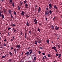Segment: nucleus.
Returning <instances> with one entry per match:
<instances>
[{
    "instance_id": "nucleus-28",
    "label": "nucleus",
    "mask_w": 62,
    "mask_h": 62,
    "mask_svg": "<svg viewBox=\"0 0 62 62\" xmlns=\"http://www.w3.org/2000/svg\"><path fill=\"white\" fill-rule=\"evenodd\" d=\"M26 18H28V17H29V16H28V15H26Z\"/></svg>"
},
{
    "instance_id": "nucleus-59",
    "label": "nucleus",
    "mask_w": 62,
    "mask_h": 62,
    "mask_svg": "<svg viewBox=\"0 0 62 62\" xmlns=\"http://www.w3.org/2000/svg\"><path fill=\"white\" fill-rule=\"evenodd\" d=\"M46 21H47V18H46Z\"/></svg>"
},
{
    "instance_id": "nucleus-23",
    "label": "nucleus",
    "mask_w": 62,
    "mask_h": 62,
    "mask_svg": "<svg viewBox=\"0 0 62 62\" xmlns=\"http://www.w3.org/2000/svg\"><path fill=\"white\" fill-rule=\"evenodd\" d=\"M12 5L13 7H14L15 6H14V2H12Z\"/></svg>"
},
{
    "instance_id": "nucleus-49",
    "label": "nucleus",
    "mask_w": 62,
    "mask_h": 62,
    "mask_svg": "<svg viewBox=\"0 0 62 62\" xmlns=\"http://www.w3.org/2000/svg\"><path fill=\"white\" fill-rule=\"evenodd\" d=\"M42 54L43 55H45V53H42Z\"/></svg>"
},
{
    "instance_id": "nucleus-31",
    "label": "nucleus",
    "mask_w": 62,
    "mask_h": 62,
    "mask_svg": "<svg viewBox=\"0 0 62 62\" xmlns=\"http://www.w3.org/2000/svg\"><path fill=\"white\" fill-rule=\"evenodd\" d=\"M59 55V54H58V53H56V56H58Z\"/></svg>"
},
{
    "instance_id": "nucleus-53",
    "label": "nucleus",
    "mask_w": 62,
    "mask_h": 62,
    "mask_svg": "<svg viewBox=\"0 0 62 62\" xmlns=\"http://www.w3.org/2000/svg\"><path fill=\"white\" fill-rule=\"evenodd\" d=\"M31 32L30 31H29V34H31Z\"/></svg>"
},
{
    "instance_id": "nucleus-18",
    "label": "nucleus",
    "mask_w": 62,
    "mask_h": 62,
    "mask_svg": "<svg viewBox=\"0 0 62 62\" xmlns=\"http://www.w3.org/2000/svg\"><path fill=\"white\" fill-rule=\"evenodd\" d=\"M34 22H37V19L36 18H35L34 19Z\"/></svg>"
},
{
    "instance_id": "nucleus-9",
    "label": "nucleus",
    "mask_w": 62,
    "mask_h": 62,
    "mask_svg": "<svg viewBox=\"0 0 62 62\" xmlns=\"http://www.w3.org/2000/svg\"><path fill=\"white\" fill-rule=\"evenodd\" d=\"M25 13V12H24L23 11H22V13H21V14H22V16H23V15L24 14V13Z\"/></svg>"
},
{
    "instance_id": "nucleus-1",
    "label": "nucleus",
    "mask_w": 62,
    "mask_h": 62,
    "mask_svg": "<svg viewBox=\"0 0 62 62\" xmlns=\"http://www.w3.org/2000/svg\"><path fill=\"white\" fill-rule=\"evenodd\" d=\"M49 8L50 9H51L52 8V4H49Z\"/></svg>"
},
{
    "instance_id": "nucleus-45",
    "label": "nucleus",
    "mask_w": 62,
    "mask_h": 62,
    "mask_svg": "<svg viewBox=\"0 0 62 62\" xmlns=\"http://www.w3.org/2000/svg\"><path fill=\"white\" fill-rule=\"evenodd\" d=\"M54 50L55 51H56V52H57V49H54Z\"/></svg>"
},
{
    "instance_id": "nucleus-13",
    "label": "nucleus",
    "mask_w": 62,
    "mask_h": 62,
    "mask_svg": "<svg viewBox=\"0 0 62 62\" xmlns=\"http://www.w3.org/2000/svg\"><path fill=\"white\" fill-rule=\"evenodd\" d=\"M51 29H53L54 28V26H53V25H52L51 26Z\"/></svg>"
},
{
    "instance_id": "nucleus-64",
    "label": "nucleus",
    "mask_w": 62,
    "mask_h": 62,
    "mask_svg": "<svg viewBox=\"0 0 62 62\" xmlns=\"http://www.w3.org/2000/svg\"><path fill=\"white\" fill-rule=\"evenodd\" d=\"M28 62H32L30 61H29Z\"/></svg>"
},
{
    "instance_id": "nucleus-14",
    "label": "nucleus",
    "mask_w": 62,
    "mask_h": 62,
    "mask_svg": "<svg viewBox=\"0 0 62 62\" xmlns=\"http://www.w3.org/2000/svg\"><path fill=\"white\" fill-rule=\"evenodd\" d=\"M14 14H15V15H16V14H17V13H16V12H15V11H14Z\"/></svg>"
},
{
    "instance_id": "nucleus-44",
    "label": "nucleus",
    "mask_w": 62,
    "mask_h": 62,
    "mask_svg": "<svg viewBox=\"0 0 62 62\" xmlns=\"http://www.w3.org/2000/svg\"><path fill=\"white\" fill-rule=\"evenodd\" d=\"M23 54V52H22L21 54V55H22V56Z\"/></svg>"
},
{
    "instance_id": "nucleus-41",
    "label": "nucleus",
    "mask_w": 62,
    "mask_h": 62,
    "mask_svg": "<svg viewBox=\"0 0 62 62\" xmlns=\"http://www.w3.org/2000/svg\"><path fill=\"white\" fill-rule=\"evenodd\" d=\"M8 30H10V29H11V28L10 27L9 28H8Z\"/></svg>"
},
{
    "instance_id": "nucleus-5",
    "label": "nucleus",
    "mask_w": 62,
    "mask_h": 62,
    "mask_svg": "<svg viewBox=\"0 0 62 62\" xmlns=\"http://www.w3.org/2000/svg\"><path fill=\"white\" fill-rule=\"evenodd\" d=\"M55 27V29L56 30H58L59 29V27H57V26H56Z\"/></svg>"
},
{
    "instance_id": "nucleus-22",
    "label": "nucleus",
    "mask_w": 62,
    "mask_h": 62,
    "mask_svg": "<svg viewBox=\"0 0 62 62\" xmlns=\"http://www.w3.org/2000/svg\"><path fill=\"white\" fill-rule=\"evenodd\" d=\"M38 31H39V32H40V29H39V28H38Z\"/></svg>"
},
{
    "instance_id": "nucleus-4",
    "label": "nucleus",
    "mask_w": 62,
    "mask_h": 62,
    "mask_svg": "<svg viewBox=\"0 0 62 62\" xmlns=\"http://www.w3.org/2000/svg\"><path fill=\"white\" fill-rule=\"evenodd\" d=\"M26 54L27 55V56H28V55H30V54H29V52L28 51L26 52Z\"/></svg>"
},
{
    "instance_id": "nucleus-62",
    "label": "nucleus",
    "mask_w": 62,
    "mask_h": 62,
    "mask_svg": "<svg viewBox=\"0 0 62 62\" xmlns=\"http://www.w3.org/2000/svg\"><path fill=\"white\" fill-rule=\"evenodd\" d=\"M30 49V47H29L28 48V49Z\"/></svg>"
},
{
    "instance_id": "nucleus-34",
    "label": "nucleus",
    "mask_w": 62,
    "mask_h": 62,
    "mask_svg": "<svg viewBox=\"0 0 62 62\" xmlns=\"http://www.w3.org/2000/svg\"><path fill=\"white\" fill-rule=\"evenodd\" d=\"M11 17L12 18H13V16L12 15V14H11Z\"/></svg>"
},
{
    "instance_id": "nucleus-10",
    "label": "nucleus",
    "mask_w": 62,
    "mask_h": 62,
    "mask_svg": "<svg viewBox=\"0 0 62 62\" xmlns=\"http://www.w3.org/2000/svg\"><path fill=\"white\" fill-rule=\"evenodd\" d=\"M16 46H17L19 49H20V48H21V46H20L19 45H17Z\"/></svg>"
},
{
    "instance_id": "nucleus-37",
    "label": "nucleus",
    "mask_w": 62,
    "mask_h": 62,
    "mask_svg": "<svg viewBox=\"0 0 62 62\" xmlns=\"http://www.w3.org/2000/svg\"><path fill=\"white\" fill-rule=\"evenodd\" d=\"M47 42L48 43H49L50 42V41H49V40H47Z\"/></svg>"
},
{
    "instance_id": "nucleus-19",
    "label": "nucleus",
    "mask_w": 62,
    "mask_h": 62,
    "mask_svg": "<svg viewBox=\"0 0 62 62\" xmlns=\"http://www.w3.org/2000/svg\"><path fill=\"white\" fill-rule=\"evenodd\" d=\"M20 2L21 3V6H23L22 4L23 3V2H22L21 1H20Z\"/></svg>"
},
{
    "instance_id": "nucleus-60",
    "label": "nucleus",
    "mask_w": 62,
    "mask_h": 62,
    "mask_svg": "<svg viewBox=\"0 0 62 62\" xmlns=\"http://www.w3.org/2000/svg\"><path fill=\"white\" fill-rule=\"evenodd\" d=\"M11 41H13V39H11Z\"/></svg>"
},
{
    "instance_id": "nucleus-36",
    "label": "nucleus",
    "mask_w": 62,
    "mask_h": 62,
    "mask_svg": "<svg viewBox=\"0 0 62 62\" xmlns=\"http://www.w3.org/2000/svg\"><path fill=\"white\" fill-rule=\"evenodd\" d=\"M61 54H59L58 55V56H59V57H61Z\"/></svg>"
},
{
    "instance_id": "nucleus-27",
    "label": "nucleus",
    "mask_w": 62,
    "mask_h": 62,
    "mask_svg": "<svg viewBox=\"0 0 62 62\" xmlns=\"http://www.w3.org/2000/svg\"><path fill=\"white\" fill-rule=\"evenodd\" d=\"M49 12L50 14H52V11L51 10H50L49 11Z\"/></svg>"
},
{
    "instance_id": "nucleus-42",
    "label": "nucleus",
    "mask_w": 62,
    "mask_h": 62,
    "mask_svg": "<svg viewBox=\"0 0 62 62\" xmlns=\"http://www.w3.org/2000/svg\"><path fill=\"white\" fill-rule=\"evenodd\" d=\"M13 0H10L9 2H12Z\"/></svg>"
},
{
    "instance_id": "nucleus-58",
    "label": "nucleus",
    "mask_w": 62,
    "mask_h": 62,
    "mask_svg": "<svg viewBox=\"0 0 62 62\" xmlns=\"http://www.w3.org/2000/svg\"><path fill=\"white\" fill-rule=\"evenodd\" d=\"M11 50H13V47H11Z\"/></svg>"
},
{
    "instance_id": "nucleus-55",
    "label": "nucleus",
    "mask_w": 62,
    "mask_h": 62,
    "mask_svg": "<svg viewBox=\"0 0 62 62\" xmlns=\"http://www.w3.org/2000/svg\"><path fill=\"white\" fill-rule=\"evenodd\" d=\"M36 7H37V5H36L35 7V8H36Z\"/></svg>"
},
{
    "instance_id": "nucleus-40",
    "label": "nucleus",
    "mask_w": 62,
    "mask_h": 62,
    "mask_svg": "<svg viewBox=\"0 0 62 62\" xmlns=\"http://www.w3.org/2000/svg\"><path fill=\"white\" fill-rule=\"evenodd\" d=\"M12 26H16V25L14 24H13Z\"/></svg>"
},
{
    "instance_id": "nucleus-33",
    "label": "nucleus",
    "mask_w": 62,
    "mask_h": 62,
    "mask_svg": "<svg viewBox=\"0 0 62 62\" xmlns=\"http://www.w3.org/2000/svg\"><path fill=\"white\" fill-rule=\"evenodd\" d=\"M25 6L26 7H27L28 6V5H27V4L26 3L25 4Z\"/></svg>"
},
{
    "instance_id": "nucleus-46",
    "label": "nucleus",
    "mask_w": 62,
    "mask_h": 62,
    "mask_svg": "<svg viewBox=\"0 0 62 62\" xmlns=\"http://www.w3.org/2000/svg\"><path fill=\"white\" fill-rule=\"evenodd\" d=\"M35 44H37V41H35Z\"/></svg>"
},
{
    "instance_id": "nucleus-25",
    "label": "nucleus",
    "mask_w": 62,
    "mask_h": 62,
    "mask_svg": "<svg viewBox=\"0 0 62 62\" xmlns=\"http://www.w3.org/2000/svg\"><path fill=\"white\" fill-rule=\"evenodd\" d=\"M36 59H37V58L35 56L34 58V60H36Z\"/></svg>"
},
{
    "instance_id": "nucleus-7",
    "label": "nucleus",
    "mask_w": 62,
    "mask_h": 62,
    "mask_svg": "<svg viewBox=\"0 0 62 62\" xmlns=\"http://www.w3.org/2000/svg\"><path fill=\"white\" fill-rule=\"evenodd\" d=\"M38 11L39 12H40V11H41V8H40V7H39V8Z\"/></svg>"
},
{
    "instance_id": "nucleus-8",
    "label": "nucleus",
    "mask_w": 62,
    "mask_h": 62,
    "mask_svg": "<svg viewBox=\"0 0 62 62\" xmlns=\"http://www.w3.org/2000/svg\"><path fill=\"white\" fill-rule=\"evenodd\" d=\"M54 8H56V9H57V7H56V5H54Z\"/></svg>"
},
{
    "instance_id": "nucleus-63",
    "label": "nucleus",
    "mask_w": 62,
    "mask_h": 62,
    "mask_svg": "<svg viewBox=\"0 0 62 62\" xmlns=\"http://www.w3.org/2000/svg\"><path fill=\"white\" fill-rule=\"evenodd\" d=\"M35 62V61L34 60H33V61H32V62Z\"/></svg>"
},
{
    "instance_id": "nucleus-48",
    "label": "nucleus",
    "mask_w": 62,
    "mask_h": 62,
    "mask_svg": "<svg viewBox=\"0 0 62 62\" xmlns=\"http://www.w3.org/2000/svg\"><path fill=\"white\" fill-rule=\"evenodd\" d=\"M49 8L48 7H47V8H46V10H48V9Z\"/></svg>"
},
{
    "instance_id": "nucleus-12",
    "label": "nucleus",
    "mask_w": 62,
    "mask_h": 62,
    "mask_svg": "<svg viewBox=\"0 0 62 62\" xmlns=\"http://www.w3.org/2000/svg\"><path fill=\"white\" fill-rule=\"evenodd\" d=\"M9 54H10V56H12V53H11V52H10L9 53Z\"/></svg>"
},
{
    "instance_id": "nucleus-56",
    "label": "nucleus",
    "mask_w": 62,
    "mask_h": 62,
    "mask_svg": "<svg viewBox=\"0 0 62 62\" xmlns=\"http://www.w3.org/2000/svg\"><path fill=\"white\" fill-rule=\"evenodd\" d=\"M14 31V32H16V30H15Z\"/></svg>"
},
{
    "instance_id": "nucleus-21",
    "label": "nucleus",
    "mask_w": 62,
    "mask_h": 62,
    "mask_svg": "<svg viewBox=\"0 0 62 62\" xmlns=\"http://www.w3.org/2000/svg\"><path fill=\"white\" fill-rule=\"evenodd\" d=\"M27 25V26H29V23H28V22H27V23L26 24Z\"/></svg>"
},
{
    "instance_id": "nucleus-16",
    "label": "nucleus",
    "mask_w": 62,
    "mask_h": 62,
    "mask_svg": "<svg viewBox=\"0 0 62 62\" xmlns=\"http://www.w3.org/2000/svg\"><path fill=\"white\" fill-rule=\"evenodd\" d=\"M33 53V50H31L30 53V54H31V53Z\"/></svg>"
},
{
    "instance_id": "nucleus-43",
    "label": "nucleus",
    "mask_w": 62,
    "mask_h": 62,
    "mask_svg": "<svg viewBox=\"0 0 62 62\" xmlns=\"http://www.w3.org/2000/svg\"><path fill=\"white\" fill-rule=\"evenodd\" d=\"M2 58H5V56H2Z\"/></svg>"
},
{
    "instance_id": "nucleus-6",
    "label": "nucleus",
    "mask_w": 62,
    "mask_h": 62,
    "mask_svg": "<svg viewBox=\"0 0 62 62\" xmlns=\"http://www.w3.org/2000/svg\"><path fill=\"white\" fill-rule=\"evenodd\" d=\"M8 12L9 13L11 14V12H12V11L11 9H9L8 10Z\"/></svg>"
},
{
    "instance_id": "nucleus-50",
    "label": "nucleus",
    "mask_w": 62,
    "mask_h": 62,
    "mask_svg": "<svg viewBox=\"0 0 62 62\" xmlns=\"http://www.w3.org/2000/svg\"><path fill=\"white\" fill-rule=\"evenodd\" d=\"M3 13V11H0V14H1V13Z\"/></svg>"
},
{
    "instance_id": "nucleus-26",
    "label": "nucleus",
    "mask_w": 62,
    "mask_h": 62,
    "mask_svg": "<svg viewBox=\"0 0 62 62\" xmlns=\"http://www.w3.org/2000/svg\"><path fill=\"white\" fill-rule=\"evenodd\" d=\"M51 54H49L48 55V56L49 57H51Z\"/></svg>"
},
{
    "instance_id": "nucleus-32",
    "label": "nucleus",
    "mask_w": 62,
    "mask_h": 62,
    "mask_svg": "<svg viewBox=\"0 0 62 62\" xmlns=\"http://www.w3.org/2000/svg\"><path fill=\"white\" fill-rule=\"evenodd\" d=\"M44 57L46 59H47V57L46 56H44Z\"/></svg>"
},
{
    "instance_id": "nucleus-54",
    "label": "nucleus",
    "mask_w": 62,
    "mask_h": 62,
    "mask_svg": "<svg viewBox=\"0 0 62 62\" xmlns=\"http://www.w3.org/2000/svg\"><path fill=\"white\" fill-rule=\"evenodd\" d=\"M13 39L14 40V39H15V38L14 37H13Z\"/></svg>"
},
{
    "instance_id": "nucleus-11",
    "label": "nucleus",
    "mask_w": 62,
    "mask_h": 62,
    "mask_svg": "<svg viewBox=\"0 0 62 62\" xmlns=\"http://www.w3.org/2000/svg\"><path fill=\"white\" fill-rule=\"evenodd\" d=\"M56 46H54L52 47V49H54V50L55 49H56Z\"/></svg>"
},
{
    "instance_id": "nucleus-3",
    "label": "nucleus",
    "mask_w": 62,
    "mask_h": 62,
    "mask_svg": "<svg viewBox=\"0 0 62 62\" xmlns=\"http://www.w3.org/2000/svg\"><path fill=\"white\" fill-rule=\"evenodd\" d=\"M0 16L1 17H2V18H5V16H4V15L2 14H0Z\"/></svg>"
},
{
    "instance_id": "nucleus-20",
    "label": "nucleus",
    "mask_w": 62,
    "mask_h": 62,
    "mask_svg": "<svg viewBox=\"0 0 62 62\" xmlns=\"http://www.w3.org/2000/svg\"><path fill=\"white\" fill-rule=\"evenodd\" d=\"M14 51L15 53H17V51H16V49H15Z\"/></svg>"
},
{
    "instance_id": "nucleus-2",
    "label": "nucleus",
    "mask_w": 62,
    "mask_h": 62,
    "mask_svg": "<svg viewBox=\"0 0 62 62\" xmlns=\"http://www.w3.org/2000/svg\"><path fill=\"white\" fill-rule=\"evenodd\" d=\"M49 14V12L48 11H46L45 12V15H48Z\"/></svg>"
},
{
    "instance_id": "nucleus-51",
    "label": "nucleus",
    "mask_w": 62,
    "mask_h": 62,
    "mask_svg": "<svg viewBox=\"0 0 62 62\" xmlns=\"http://www.w3.org/2000/svg\"><path fill=\"white\" fill-rule=\"evenodd\" d=\"M57 46L59 47H60V45H57Z\"/></svg>"
},
{
    "instance_id": "nucleus-39",
    "label": "nucleus",
    "mask_w": 62,
    "mask_h": 62,
    "mask_svg": "<svg viewBox=\"0 0 62 62\" xmlns=\"http://www.w3.org/2000/svg\"><path fill=\"white\" fill-rule=\"evenodd\" d=\"M37 23H38V22L36 21V22H35L34 23V24H37Z\"/></svg>"
},
{
    "instance_id": "nucleus-35",
    "label": "nucleus",
    "mask_w": 62,
    "mask_h": 62,
    "mask_svg": "<svg viewBox=\"0 0 62 62\" xmlns=\"http://www.w3.org/2000/svg\"><path fill=\"white\" fill-rule=\"evenodd\" d=\"M4 13H6V10H4Z\"/></svg>"
},
{
    "instance_id": "nucleus-29",
    "label": "nucleus",
    "mask_w": 62,
    "mask_h": 62,
    "mask_svg": "<svg viewBox=\"0 0 62 62\" xmlns=\"http://www.w3.org/2000/svg\"><path fill=\"white\" fill-rule=\"evenodd\" d=\"M40 49L41 50H42V49H43V47H42L41 46H40Z\"/></svg>"
},
{
    "instance_id": "nucleus-61",
    "label": "nucleus",
    "mask_w": 62,
    "mask_h": 62,
    "mask_svg": "<svg viewBox=\"0 0 62 62\" xmlns=\"http://www.w3.org/2000/svg\"><path fill=\"white\" fill-rule=\"evenodd\" d=\"M25 8H28V7H27V6H26L25 7Z\"/></svg>"
},
{
    "instance_id": "nucleus-30",
    "label": "nucleus",
    "mask_w": 62,
    "mask_h": 62,
    "mask_svg": "<svg viewBox=\"0 0 62 62\" xmlns=\"http://www.w3.org/2000/svg\"><path fill=\"white\" fill-rule=\"evenodd\" d=\"M41 52L40 51H38V53L39 54H40V53H41Z\"/></svg>"
},
{
    "instance_id": "nucleus-17",
    "label": "nucleus",
    "mask_w": 62,
    "mask_h": 62,
    "mask_svg": "<svg viewBox=\"0 0 62 62\" xmlns=\"http://www.w3.org/2000/svg\"><path fill=\"white\" fill-rule=\"evenodd\" d=\"M37 42L39 43H41V40H39Z\"/></svg>"
},
{
    "instance_id": "nucleus-52",
    "label": "nucleus",
    "mask_w": 62,
    "mask_h": 62,
    "mask_svg": "<svg viewBox=\"0 0 62 62\" xmlns=\"http://www.w3.org/2000/svg\"><path fill=\"white\" fill-rule=\"evenodd\" d=\"M9 35H10L9 33V32H8V36H9Z\"/></svg>"
},
{
    "instance_id": "nucleus-57",
    "label": "nucleus",
    "mask_w": 62,
    "mask_h": 62,
    "mask_svg": "<svg viewBox=\"0 0 62 62\" xmlns=\"http://www.w3.org/2000/svg\"><path fill=\"white\" fill-rule=\"evenodd\" d=\"M4 1H5V0H2L1 2H4Z\"/></svg>"
},
{
    "instance_id": "nucleus-47",
    "label": "nucleus",
    "mask_w": 62,
    "mask_h": 62,
    "mask_svg": "<svg viewBox=\"0 0 62 62\" xmlns=\"http://www.w3.org/2000/svg\"><path fill=\"white\" fill-rule=\"evenodd\" d=\"M6 46V44H4V46Z\"/></svg>"
},
{
    "instance_id": "nucleus-15",
    "label": "nucleus",
    "mask_w": 62,
    "mask_h": 62,
    "mask_svg": "<svg viewBox=\"0 0 62 62\" xmlns=\"http://www.w3.org/2000/svg\"><path fill=\"white\" fill-rule=\"evenodd\" d=\"M18 10H20L21 9L20 8V6H18Z\"/></svg>"
},
{
    "instance_id": "nucleus-38",
    "label": "nucleus",
    "mask_w": 62,
    "mask_h": 62,
    "mask_svg": "<svg viewBox=\"0 0 62 62\" xmlns=\"http://www.w3.org/2000/svg\"><path fill=\"white\" fill-rule=\"evenodd\" d=\"M26 1L25 0V1H24V4H26Z\"/></svg>"
},
{
    "instance_id": "nucleus-24",
    "label": "nucleus",
    "mask_w": 62,
    "mask_h": 62,
    "mask_svg": "<svg viewBox=\"0 0 62 62\" xmlns=\"http://www.w3.org/2000/svg\"><path fill=\"white\" fill-rule=\"evenodd\" d=\"M27 35V33H25V38L26 39V37H27L26 35Z\"/></svg>"
}]
</instances>
